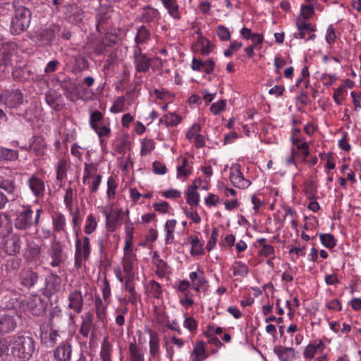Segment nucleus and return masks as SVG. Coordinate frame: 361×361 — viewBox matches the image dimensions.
I'll return each mask as SVG.
<instances>
[{
  "label": "nucleus",
  "instance_id": "nucleus-1",
  "mask_svg": "<svg viewBox=\"0 0 361 361\" xmlns=\"http://www.w3.org/2000/svg\"><path fill=\"white\" fill-rule=\"evenodd\" d=\"M35 350L32 338L21 336L15 338L11 343V353L8 361H28Z\"/></svg>",
  "mask_w": 361,
  "mask_h": 361
},
{
  "label": "nucleus",
  "instance_id": "nucleus-2",
  "mask_svg": "<svg viewBox=\"0 0 361 361\" xmlns=\"http://www.w3.org/2000/svg\"><path fill=\"white\" fill-rule=\"evenodd\" d=\"M137 259L136 249L123 248V256L121 260L122 270L114 268L116 279L123 283L124 280L134 279Z\"/></svg>",
  "mask_w": 361,
  "mask_h": 361
},
{
  "label": "nucleus",
  "instance_id": "nucleus-3",
  "mask_svg": "<svg viewBox=\"0 0 361 361\" xmlns=\"http://www.w3.org/2000/svg\"><path fill=\"white\" fill-rule=\"evenodd\" d=\"M31 19L30 11L24 6H20L15 11L11 20V32L18 35L25 31L29 26Z\"/></svg>",
  "mask_w": 361,
  "mask_h": 361
},
{
  "label": "nucleus",
  "instance_id": "nucleus-4",
  "mask_svg": "<svg viewBox=\"0 0 361 361\" xmlns=\"http://www.w3.org/2000/svg\"><path fill=\"white\" fill-rule=\"evenodd\" d=\"M22 304L24 312L32 315L39 316L45 310L42 300L37 295H30Z\"/></svg>",
  "mask_w": 361,
  "mask_h": 361
},
{
  "label": "nucleus",
  "instance_id": "nucleus-5",
  "mask_svg": "<svg viewBox=\"0 0 361 361\" xmlns=\"http://www.w3.org/2000/svg\"><path fill=\"white\" fill-rule=\"evenodd\" d=\"M23 102V94L18 90H5L0 94V104L8 108H16Z\"/></svg>",
  "mask_w": 361,
  "mask_h": 361
},
{
  "label": "nucleus",
  "instance_id": "nucleus-6",
  "mask_svg": "<svg viewBox=\"0 0 361 361\" xmlns=\"http://www.w3.org/2000/svg\"><path fill=\"white\" fill-rule=\"evenodd\" d=\"M33 211L30 205L23 206V210L18 213L15 219V227L17 229L25 230L32 225Z\"/></svg>",
  "mask_w": 361,
  "mask_h": 361
},
{
  "label": "nucleus",
  "instance_id": "nucleus-7",
  "mask_svg": "<svg viewBox=\"0 0 361 361\" xmlns=\"http://www.w3.org/2000/svg\"><path fill=\"white\" fill-rule=\"evenodd\" d=\"M152 59L142 52L140 47H135L133 49V63L135 69L139 73H146L151 65Z\"/></svg>",
  "mask_w": 361,
  "mask_h": 361
},
{
  "label": "nucleus",
  "instance_id": "nucleus-8",
  "mask_svg": "<svg viewBox=\"0 0 361 361\" xmlns=\"http://www.w3.org/2000/svg\"><path fill=\"white\" fill-rule=\"evenodd\" d=\"M229 179L235 187L240 189H246L251 185V181L244 177L238 164L231 167Z\"/></svg>",
  "mask_w": 361,
  "mask_h": 361
},
{
  "label": "nucleus",
  "instance_id": "nucleus-9",
  "mask_svg": "<svg viewBox=\"0 0 361 361\" xmlns=\"http://www.w3.org/2000/svg\"><path fill=\"white\" fill-rule=\"evenodd\" d=\"M90 254V240L87 236L84 237L82 240L77 238L75 240V264L80 263L82 258L86 260L88 259Z\"/></svg>",
  "mask_w": 361,
  "mask_h": 361
},
{
  "label": "nucleus",
  "instance_id": "nucleus-10",
  "mask_svg": "<svg viewBox=\"0 0 361 361\" xmlns=\"http://www.w3.org/2000/svg\"><path fill=\"white\" fill-rule=\"evenodd\" d=\"M58 30L57 26H52L44 29L38 35L34 36L33 40L39 47L50 45L55 38L56 32L58 31Z\"/></svg>",
  "mask_w": 361,
  "mask_h": 361
},
{
  "label": "nucleus",
  "instance_id": "nucleus-11",
  "mask_svg": "<svg viewBox=\"0 0 361 361\" xmlns=\"http://www.w3.org/2000/svg\"><path fill=\"white\" fill-rule=\"evenodd\" d=\"M56 361H71L72 357V345L68 340L62 341L53 351Z\"/></svg>",
  "mask_w": 361,
  "mask_h": 361
},
{
  "label": "nucleus",
  "instance_id": "nucleus-12",
  "mask_svg": "<svg viewBox=\"0 0 361 361\" xmlns=\"http://www.w3.org/2000/svg\"><path fill=\"white\" fill-rule=\"evenodd\" d=\"M124 290L129 293L128 299L120 298L121 302L125 304L130 303L133 306H137V302L140 300V295L135 290V279L124 280L123 281Z\"/></svg>",
  "mask_w": 361,
  "mask_h": 361
},
{
  "label": "nucleus",
  "instance_id": "nucleus-13",
  "mask_svg": "<svg viewBox=\"0 0 361 361\" xmlns=\"http://www.w3.org/2000/svg\"><path fill=\"white\" fill-rule=\"evenodd\" d=\"M27 185L32 195L36 198L42 197L45 193V183L43 179L36 174H32L27 180Z\"/></svg>",
  "mask_w": 361,
  "mask_h": 361
},
{
  "label": "nucleus",
  "instance_id": "nucleus-14",
  "mask_svg": "<svg viewBox=\"0 0 361 361\" xmlns=\"http://www.w3.org/2000/svg\"><path fill=\"white\" fill-rule=\"evenodd\" d=\"M20 250V238L12 233L8 235L4 242V251L10 255L19 252Z\"/></svg>",
  "mask_w": 361,
  "mask_h": 361
},
{
  "label": "nucleus",
  "instance_id": "nucleus-15",
  "mask_svg": "<svg viewBox=\"0 0 361 361\" xmlns=\"http://www.w3.org/2000/svg\"><path fill=\"white\" fill-rule=\"evenodd\" d=\"M145 349L135 341L128 345V361H145Z\"/></svg>",
  "mask_w": 361,
  "mask_h": 361
},
{
  "label": "nucleus",
  "instance_id": "nucleus-16",
  "mask_svg": "<svg viewBox=\"0 0 361 361\" xmlns=\"http://www.w3.org/2000/svg\"><path fill=\"white\" fill-rule=\"evenodd\" d=\"M68 307L74 311L75 313L79 314L82 309L83 298L82 293L79 290H74L69 293Z\"/></svg>",
  "mask_w": 361,
  "mask_h": 361
},
{
  "label": "nucleus",
  "instance_id": "nucleus-17",
  "mask_svg": "<svg viewBox=\"0 0 361 361\" xmlns=\"http://www.w3.org/2000/svg\"><path fill=\"white\" fill-rule=\"evenodd\" d=\"M52 228L54 232L58 233H66V219L63 214L57 212H54L51 216Z\"/></svg>",
  "mask_w": 361,
  "mask_h": 361
},
{
  "label": "nucleus",
  "instance_id": "nucleus-18",
  "mask_svg": "<svg viewBox=\"0 0 361 361\" xmlns=\"http://www.w3.org/2000/svg\"><path fill=\"white\" fill-rule=\"evenodd\" d=\"M191 68L194 71H203L205 72L207 74H210L214 71V62L212 59L203 61L200 59H197L196 58H194L192 61Z\"/></svg>",
  "mask_w": 361,
  "mask_h": 361
},
{
  "label": "nucleus",
  "instance_id": "nucleus-19",
  "mask_svg": "<svg viewBox=\"0 0 361 361\" xmlns=\"http://www.w3.org/2000/svg\"><path fill=\"white\" fill-rule=\"evenodd\" d=\"M140 22L153 23L157 22L160 18V14L158 10L152 7L143 8L141 14L137 17Z\"/></svg>",
  "mask_w": 361,
  "mask_h": 361
},
{
  "label": "nucleus",
  "instance_id": "nucleus-20",
  "mask_svg": "<svg viewBox=\"0 0 361 361\" xmlns=\"http://www.w3.org/2000/svg\"><path fill=\"white\" fill-rule=\"evenodd\" d=\"M16 322L13 316L8 314L0 315V334H7L15 329Z\"/></svg>",
  "mask_w": 361,
  "mask_h": 361
},
{
  "label": "nucleus",
  "instance_id": "nucleus-21",
  "mask_svg": "<svg viewBox=\"0 0 361 361\" xmlns=\"http://www.w3.org/2000/svg\"><path fill=\"white\" fill-rule=\"evenodd\" d=\"M37 280V274L30 269L23 271L20 276V284L26 288L32 287Z\"/></svg>",
  "mask_w": 361,
  "mask_h": 361
},
{
  "label": "nucleus",
  "instance_id": "nucleus-22",
  "mask_svg": "<svg viewBox=\"0 0 361 361\" xmlns=\"http://www.w3.org/2000/svg\"><path fill=\"white\" fill-rule=\"evenodd\" d=\"M0 189L4 190L8 194L11 201L15 200L18 197V190L15 182L13 180H1Z\"/></svg>",
  "mask_w": 361,
  "mask_h": 361
},
{
  "label": "nucleus",
  "instance_id": "nucleus-23",
  "mask_svg": "<svg viewBox=\"0 0 361 361\" xmlns=\"http://www.w3.org/2000/svg\"><path fill=\"white\" fill-rule=\"evenodd\" d=\"M61 279L54 274H51L46 279V289L47 291L52 295L59 292L61 289Z\"/></svg>",
  "mask_w": 361,
  "mask_h": 361
},
{
  "label": "nucleus",
  "instance_id": "nucleus-24",
  "mask_svg": "<svg viewBox=\"0 0 361 361\" xmlns=\"http://www.w3.org/2000/svg\"><path fill=\"white\" fill-rule=\"evenodd\" d=\"M325 348L324 342L319 339L314 341L312 343H310L306 346L304 350V357L307 359H312L317 352H323Z\"/></svg>",
  "mask_w": 361,
  "mask_h": 361
},
{
  "label": "nucleus",
  "instance_id": "nucleus-25",
  "mask_svg": "<svg viewBox=\"0 0 361 361\" xmlns=\"http://www.w3.org/2000/svg\"><path fill=\"white\" fill-rule=\"evenodd\" d=\"M145 291L147 295L159 299L162 296V288L160 283L154 280H150L145 286Z\"/></svg>",
  "mask_w": 361,
  "mask_h": 361
},
{
  "label": "nucleus",
  "instance_id": "nucleus-26",
  "mask_svg": "<svg viewBox=\"0 0 361 361\" xmlns=\"http://www.w3.org/2000/svg\"><path fill=\"white\" fill-rule=\"evenodd\" d=\"M274 353L281 361H293L295 359V350L293 348L277 346Z\"/></svg>",
  "mask_w": 361,
  "mask_h": 361
},
{
  "label": "nucleus",
  "instance_id": "nucleus-27",
  "mask_svg": "<svg viewBox=\"0 0 361 361\" xmlns=\"http://www.w3.org/2000/svg\"><path fill=\"white\" fill-rule=\"evenodd\" d=\"M95 312L97 320L105 324L107 322L106 305L99 296L95 297Z\"/></svg>",
  "mask_w": 361,
  "mask_h": 361
},
{
  "label": "nucleus",
  "instance_id": "nucleus-28",
  "mask_svg": "<svg viewBox=\"0 0 361 361\" xmlns=\"http://www.w3.org/2000/svg\"><path fill=\"white\" fill-rule=\"evenodd\" d=\"M93 325V314L91 312L85 313L82 318L80 333L83 337L87 338Z\"/></svg>",
  "mask_w": 361,
  "mask_h": 361
},
{
  "label": "nucleus",
  "instance_id": "nucleus-29",
  "mask_svg": "<svg viewBox=\"0 0 361 361\" xmlns=\"http://www.w3.org/2000/svg\"><path fill=\"white\" fill-rule=\"evenodd\" d=\"M147 331L149 336V354L154 357L159 353V339L158 335L151 329H148Z\"/></svg>",
  "mask_w": 361,
  "mask_h": 361
},
{
  "label": "nucleus",
  "instance_id": "nucleus-30",
  "mask_svg": "<svg viewBox=\"0 0 361 361\" xmlns=\"http://www.w3.org/2000/svg\"><path fill=\"white\" fill-rule=\"evenodd\" d=\"M113 352V345L106 338H104L99 353V357L102 361H111V354Z\"/></svg>",
  "mask_w": 361,
  "mask_h": 361
},
{
  "label": "nucleus",
  "instance_id": "nucleus-31",
  "mask_svg": "<svg viewBox=\"0 0 361 361\" xmlns=\"http://www.w3.org/2000/svg\"><path fill=\"white\" fill-rule=\"evenodd\" d=\"M60 335L58 331L55 329H50L49 331L42 333V341L47 344L48 346L51 347L59 341Z\"/></svg>",
  "mask_w": 361,
  "mask_h": 361
},
{
  "label": "nucleus",
  "instance_id": "nucleus-32",
  "mask_svg": "<svg viewBox=\"0 0 361 361\" xmlns=\"http://www.w3.org/2000/svg\"><path fill=\"white\" fill-rule=\"evenodd\" d=\"M49 255L52 259L50 262L51 267H58L63 262L62 250L59 245H53L49 252Z\"/></svg>",
  "mask_w": 361,
  "mask_h": 361
},
{
  "label": "nucleus",
  "instance_id": "nucleus-33",
  "mask_svg": "<svg viewBox=\"0 0 361 361\" xmlns=\"http://www.w3.org/2000/svg\"><path fill=\"white\" fill-rule=\"evenodd\" d=\"M97 171V166L95 164H85L82 177L83 183L88 184L90 183V178L99 176V174H98Z\"/></svg>",
  "mask_w": 361,
  "mask_h": 361
},
{
  "label": "nucleus",
  "instance_id": "nucleus-34",
  "mask_svg": "<svg viewBox=\"0 0 361 361\" xmlns=\"http://www.w3.org/2000/svg\"><path fill=\"white\" fill-rule=\"evenodd\" d=\"M47 143L44 139L40 136L33 137L32 142L30 145V148L37 155H42L46 149Z\"/></svg>",
  "mask_w": 361,
  "mask_h": 361
},
{
  "label": "nucleus",
  "instance_id": "nucleus-35",
  "mask_svg": "<svg viewBox=\"0 0 361 361\" xmlns=\"http://www.w3.org/2000/svg\"><path fill=\"white\" fill-rule=\"evenodd\" d=\"M149 38V30L147 29V27L144 25L140 26L137 30V34L135 38V42L136 44L135 47H140V44L147 42Z\"/></svg>",
  "mask_w": 361,
  "mask_h": 361
},
{
  "label": "nucleus",
  "instance_id": "nucleus-36",
  "mask_svg": "<svg viewBox=\"0 0 361 361\" xmlns=\"http://www.w3.org/2000/svg\"><path fill=\"white\" fill-rule=\"evenodd\" d=\"M197 185H192L185 192L186 201L190 206H197L200 202V195L197 192Z\"/></svg>",
  "mask_w": 361,
  "mask_h": 361
},
{
  "label": "nucleus",
  "instance_id": "nucleus-37",
  "mask_svg": "<svg viewBox=\"0 0 361 361\" xmlns=\"http://www.w3.org/2000/svg\"><path fill=\"white\" fill-rule=\"evenodd\" d=\"M188 241L191 245L190 253L192 255H199L202 254L203 249L201 243L197 235H191L188 238Z\"/></svg>",
  "mask_w": 361,
  "mask_h": 361
},
{
  "label": "nucleus",
  "instance_id": "nucleus-38",
  "mask_svg": "<svg viewBox=\"0 0 361 361\" xmlns=\"http://www.w3.org/2000/svg\"><path fill=\"white\" fill-rule=\"evenodd\" d=\"M176 220H167L164 224V231L166 233V243L171 244L174 238L173 233L176 226Z\"/></svg>",
  "mask_w": 361,
  "mask_h": 361
},
{
  "label": "nucleus",
  "instance_id": "nucleus-39",
  "mask_svg": "<svg viewBox=\"0 0 361 361\" xmlns=\"http://www.w3.org/2000/svg\"><path fill=\"white\" fill-rule=\"evenodd\" d=\"M192 355H194L192 361H203L207 358L204 343L198 342L193 348Z\"/></svg>",
  "mask_w": 361,
  "mask_h": 361
},
{
  "label": "nucleus",
  "instance_id": "nucleus-40",
  "mask_svg": "<svg viewBox=\"0 0 361 361\" xmlns=\"http://www.w3.org/2000/svg\"><path fill=\"white\" fill-rule=\"evenodd\" d=\"M231 269L235 276L246 277L249 272L247 266L240 261L235 262Z\"/></svg>",
  "mask_w": 361,
  "mask_h": 361
},
{
  "label": "nucleus",
  "instance_id": "nucleus-41",
  "mask_svg": "<svg viewBox=\"0 0 361 361\" xmlns=\"http://www.w3.org/2000/svg\"><path fill=\"white\" fill-rule=\"evenodd\" d=\"M98 137L100 138V142L104 141L103 137H109L111 135V127L109 123H102L97 128L94 129Z\"/></svg>",
  "mask_w": 361,
  "mask_h": 361
},
{
  "label": "nucleus",
  "instance_id": "nucleus-42",
  "mask_svg": "<svg viewBox=\"0 0 361 361\" xmlns=\"http://www.w3.org/2000/svg\"><path fill=\"white\" fill-rule=\"evenodd\" d=\"M162 4L167 9L169 14L172 18L174 19H179L180 18L177 0L162 3Z\"/></svg>",
  "mask_w": 361,
  "mask_h": 361
},
{
  "label": "nucleus",
  "instance_id": "nucleus-43",
  "mask_svg": "<svg viewBox=\"0 0 361 361\" xmlns=\"http://www.w3.org/2000/svg\"><path fill=\"white\" fill-rule=\"evenodd\" d=\"M76 198V192L75 191L71 188L68 187L66 190V193L64 195V204L66 205V207L67 208L69 213H72L73 210V201L74 199Z\"/></svg>",
  "mask_w": 361,
  "mask_h": 361
},
{
  "label": "nucleus",
  "instance_id": "nucleus-44",
  "mask_svg": "<svg viewBox=\"0 0 361 361\" xmlns=\"http://www.w3.org/2000/svg\"><path fill=\"white\" fill-rule=\"evenodd\" d=\"M18 157V152L16 150L1 147L0 148V160L14 161Z\"/></svg>",
  "mask_w": 361,
  "mask_h": 361
},
{
  "label": "nucleus",
  "instance_id": "nucleus-45",
  "mask_svg": "<svg viewBox=\"0 0 361 361\" xmlns=\"http://www.w3.org/2000/svg\"><path fill=\"white\" fill-rule=\"evenodd\" d=\"M180 121L181 118L178 115L174 113H170L164 115L160 119V123H164L166 126H176Z\"/></svg>",
  "mask_w": 361,
  "mask_h": 361
},
{
  "label": "nucleus",
  "instance_id": "nucleus-46",
  "mask_svg": "<svg viewBox=\"0 0 361 361\" xmlns=\"http://www.w3.org/2000/svg\"><path fill=\"white\" fill-rule=\"evenodd\" d=\"M104 116L99 111H94L90 115V126L92 130L97 128L103 121Z\"/></svg>",
  "mask_w": 361,
  "mask_h": 361
},
{
  "label": "nucleus",
  "instance_id": "nucleus-47",
  "mask_svg": "<svg viewBox=\"0 0 361 361\" xmlns=\"http://www.w3.org/2000/svg\"><path fill=\"white\" fill-rule=\"evenodd\" d=\"M319 238L321 243L328 249H332L336 245V240L331 233H320Z\"/></svg>",
  "mask_w": 361,
  "mask_h": 361
},
{
  "label": "nucleus",
  "instance_id": "nucleus-48",
  "mask_svg": "<svg viewBox=\"0 0 361 361\" xmlns=\"http://www.w3.org/2000/svg\"><path fill=\"white\" fill-rule=\"evenodd\" d=\"M97 227V222L95 217L90 214L85 219L84 232L87 234H91L96 230Z\"/></svg>",
  "mask_w": 361,
  "mask_h": 361
},
{
  "label": "nucleus",
  "instance_id": "nucleus-49",
  "mask_svg": "<svg viewBox=\"0 0 361 361\" xmlns=\"http://www.w3.org/2000/svg\"><path fill=\"white\" fill-rule=\"evenodd\" d=\"M56 178L58 180H62L66 176L68 169V161L64 159L59 160L56 166Z\"/></svg>",
  "mask_w": 361,
  "mask_h": 361
},
{
  "label": "nucleus",
  "instance_id": "nucleus-50",
  "mask_svg": "<svg viewBox=\"0 0 361 361\" xmlns=\"http://www.w3.org/2000/svg\"><path fill=\"white\" fill-rule=\"evenodd\" d=\"M190 167L186 158L181 159V164L177 167V177H186L190 174Z\"/></svg>",
  "mask_w": 361,
  "mask_h": 361
},
{
  "label": "nucleus",
  "instance_id": "nucleus-51",
  "mask_svg": "<svg viewBox=\"0 0 361 361\" xmlns=\"http://www.w3.org/2000/svg\"><path fill=\"white\" fill-rule=\"evenodd\" d=\"M123 248H135L133 244V227L126 226V239Z\"/></svg>",
  "mask_w": 361,
  "mask_h": 361
},
{
  "label": "nucleus",
  "instance_id": "nucleus-52",
  "mask_svg": "<svg viewBox=\"0 0 361 361\" xmlns=\"http://www.w3.org/2000/svg\"><path fill=\"white\" fill-rule=\"evenodd\" d=\"M110 238L111 235L109 233H104L99 237L97 244L100 253H104L105 250L109 247Z\"/></svg>",
  "mask_w": 361,
  "mask_h": 361
},
{
  "label": "nucleus",
  "instance_id": "nucleus-53",
  "mask_svg": "<svg viewBox=\"0 0 361 361\" xmlns=\"http://www.w3.org/2000/svg\"><path fill=\"white\" fill-rule=\"evenodd\" d=\"M125 99L123 97H118L111 106L110 111L112 113L117 114L124 111Z\"/></svg>",
  "mask_w": 361,
  "mask_h": 361
},
{
  "label": "nucleus",
  "instance_id": "nucleus-54",
  "mask_svg": "<svg viewBox=\"0 0 361 361\" xmlns=\"http://www.w3.org/2000/svg\"><path fill=\"white\" fill-rule=\"evenodd\" d=\"M117 188V183L114 178L109 177L107 180V197L109 199L114 198L116 195V190Z\"/></svg>",
  "mask_w": 361,
  "mask_h": 361
},
{
  "label": "nucleus",
  "instance_id": "nucleus-55",
  "mask_svg": "<svg viewBox=\"0 0 361 361\" xmlns=\"http://www.w3.org/2000/svg\"><path fill=\"white\" fill-rule=\"evenodd\" d=\"M313 32L314 31L298 30V32L294 34V37L296 39H305V41L314 40L316 37V35L313 33Z\"/></svg>",
  "mask_w": 361,
  "mask_h": 361
},
{
  "label": "nucleus",
  "instance_id": "nucleus-56",
  "mask_svg": "<svg viewBox=\"0 0 361 361\" xmlns=\"http://www.w3.org/2000/svg\"><path fill=\"white\" fill-rule=\"evenodd\" d=\"M216 33L217 36L223 41H227L230 39L231 33L228 29L224 25L217 26Z\"/></svg>",
  "mask_w": 361,
  "mask_h": 361
},
{
  "label": "nucleus",
  "instance_id": "nucleus-57",
  "mask_svg": "<svg viewBox=\"0 0 361 361\" xmlns=\"http://www.w3.org/2000/svg\"><path fill=\"white\" fill-rule=\"evenodd\" d=\"M154 149V142L152 140H144L142 142L141 154L147 155Z\"/></svg>",
  "mask_w": 361,
  "mask_h": 361
},
{
  "label": "nucleus",
  "instance_id": "nucleus-58",
  "mask_svg": "<svg viewBox=\"0 0 361 361\" xmlns=\"http://www.w3.org/2000/svg\"><path fill=\"white\" fill-rule=\"evenodd\" d=\"M219 236V231L217 228H213L211 236L209 237V239L207 243L206 248L208 251H211L212 249L214 248L217 239Z\"/></svg>",
  "mask_w": 361,
  "mask_h": 361
},
{
  "label": "nucleus",
  "instance_id": "nucleus-59",
  "mask_svg": "<svg viewBox=\"0 0 361 361\" xmlns=\"http://www.w3.org/2000/svg\"><path fill=\"white\" fill-rule=\"evenodd\" d=\"M307 19L298 16L296 20V27L298 30H305L306 31H314L310 23L306 22Z\"/></svg>",
  "mask_w": 361,
  "mask_h": 361
},
{
  "label": "nucleus",
  "instance_id": "nucleus-60",
  "mask_svg": "<svg viewBox=\"0 0 361 361\" xmlns=\"http://www.w3.org/2000/svg\"><path fill=\"white\" fill-rule=\"evenodd\" d=\"M156 267L157 268V274L160 277H164L169 271V266L161 259L157 260Z\"/></svg>",
  "mask_w": 361,
  "mask_h": 361
},
{
  "label": "nucleus",
  "instance_id": "nucleus-61",
  "mask_svg": "<svg viewBox=\"0 0 361 361\" xmlns=\"http://www.w3.org/2000/svg\"><path fill=\"white\" fill-rule=\"evenodd\" d=\"M201 127L198 123L193 124L188 130L186 137L189 140H192L197 137L200 133Z\"/></svg>",
  "mask_w": 361,
  "mask_h": 361
},
{
  "label": "nucleus",
  "instance_id": "nucleus-62",
  "mask_svg": "<svg viewBox=\"0 0 361 361\" xmlns=\"http://www.w3.org/2000/svg\"><path fill=\"white\" fill-rule=\"evenodd\" d=\"M153 171L157 175H164L167 171L166 165L160 161H155L152 164Z\"/></svg>",
  "mask_w": 361,
  "mask_h": 361
},
{
  "label": "nucleus",
  "instance_id": "nucleus-63",
  "mask_svg": "<svg viewBox=\"0 0 361 361\" xmlns=\"http://www.w3.org/2000/svg\"><path fill=\"white\" fill-rule=\"evenodd\" d=\"M346 92V90L343 86H341L338 88L334 90L333 98L335 102L338 104H341L343 99V94Z\"/></svg>",
  "mask_w": 361,
  "mask_h": 361
},
{
  "label": "nucleus",
  "instance_id": "nucleus-64",
  "mask_svg": "<svg viewBox=\"0 0 361 361\" xmlns=\"http://www.w3.org/2000/svg\"><path fill=\"white\" fill-rule=\"evenodd\" d=\"M314 13V7L312 5L302 6L301 8L300 15L305 19L310 18Z\"/></svg>",
  "mask_w": 361,
  "mask_h": 361
}]
</instances>
